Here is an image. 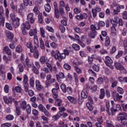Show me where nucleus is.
<instances>
[{
  "label": "nucleus",
  "mask_w": 127,
  "mask_h": 127,
  "mask_svg": "<svg viewBox=\"0 0 127 127\" xmlns=\"http://www.w3.org/2000/svg\"><path fill=\"white\" fill-rule=\"evenodd\" d=\"M3 100L4 103L5 104H11V98L9 97V99L6 97V96H4L3 97Z\"/></svg>",
  "instance_id": "nucleus-29"
},
{
  "label": "nucleus",
  "mask_w": 127,
  "mask_h": 127,
  "mask_svg": "<svg viewBox=\"0 0 127 127\" xmlns=\"http://www.w3.org/2000/svg\"><path fill=\"white\" fill-rule=\"evenodd\" d=\"M20 106L21 110H25L26 108L27 107V103L26 101L24 100L20 104Z\"/></svg>",
  "instance_id": "nucleus-25"
},
{
  "label": "nucleus",
  "mask_w": 127,
  "mask_h": 127,
  "mask_svg": "<svg viewBox=\"0 0 127 127\" xmlns=\"http://www.w3.org/2000/svg\"><path fill=\"white\" fill-rule=\"evenodd\" d=\"M18 68L19 69V72H20V73H22L23 72V65H22V64H18Z\"/></svg>",
  "instance_id": "nucleus-42"
},
{
  "label": "nucleus",
  "mask_w": 127,
  "mask_h": 127,
  "mask_svg": "<svg viewBox=\"0 0 127 127\" xmlns=\"http://www.w3.org/2000/svg\"><path fill=\"white\" fill-rule=\"evenodd\" d=\"M59 29L62 33H64L65 32V30H66L65 27H64L63 25H60Z\"/></svg>",
  "instance_id": "nucleus-49"
},
{
  "label": "nucleus",
  "mask_w": 127,
  "mask_h": 127,
  "mask_svg": "<svg viewBox=\"0 0 127 127\" xmlns=\"http://www.w3.org/2000/svg\"><path fill=\"white\" fill-rule=\"evenodd\" d=\"M33 11L34 12L35 14H39V10H38V7L37 6H35L34 8L33 9Z\"/></svg>",
  "instance_id": "nucleus-58"
},
{
  "label": "nucleus",
  "mask_w": 127,
  "mask_h": 127,
  "mask_svg": "<svg viewBox=\"0 0 127 127\" xmlns=\"http://www.w3.org/2000/svg\"><path fill=\"white\" fill-rule=\"evenodd\" d=\"M111 45V40L110 37L107 36L105 39V46L106 47H109Z\"/></svg>",
  "instance_id": "nucleus-20"
},
{
  "label": "nucleus",
  "mask_w": 127,
  "mask_h": 127,
  "mask_svg": "<svg viewBox=\"0 0 127 127\" xmlns=\"http://www.w3.org/2000/svg\"><path fill=\"white\" fill-rule=\"evenodd\" d=\"M15 113L17 116H20V115H21V110H20V107L17 106L15 107Z\"/></svg>",
  "instance_id": "nucleus-32"
},
{
  "label": "nucleus",
  "mask_w": 127,
  "mask_h": 127,
  "mask_svg": "<svg viewBox=\"0 0 127 127\" xmlns=\"http://www.w3.org/2000/svg\"><path fill=\"white\" fill-rule=\"evenodd\" d=\"M37 34V29H31L29 32V35L31 37L34 36V42L36 45H38L39 42L38 41V38L36 34Z\"/></svg>",
  "instance_id": "nucleus-3"
},
{
  "label": "nucleus",
  "mask_w": 127,
  "mask_h": 127,
  "mask_svg": "<svg viewBox=\"0 0 127 127\" xmlns=\"http://www.w3.org/2000/svg\"><path fill=\"white\" fill-rule=\"evenodd\" d=\"M64 68L65 70H71V66L68 64H65L64 65Z\"/></svg>",
  "instance_id": "nucleus-53"
},
{
  "label": "nucleus",
  "mask_w": 127,
  "mask_h": 127,
  "mask_svg": "<svg viewBox=\"0 0 127 127\" xmlns=\"http://www.w3.org/2000/svg\"><path fill=\"white\" fill-rule=\"evenodd\" d=\"M23 81L25 92H28L29 96L32 97L34 95V91L32 90H28L29 86L28 85V77L26 74L23 75Z\"/></svg>",
  "instance_id": "nucleus-1"
},
{
  "label": "nucleus",
  "mask_w": 127,
  "mask_h": 127,
  "mask_svg": "<svg viewBox=\"0 0 127 127\" xmlns=\"http://www.w3.org/2000/svg\"><path fill=\"white\" fill-rule=\"evenodd\" d=\"M117 8L118 11L121 12V9H124V8H125V6L124 5H118Z\"/></svg>",
  "instance_id": "nucleus-56"
},
{
  "label": "nucleus",
  "mask_w": 127,
  "mask_h": 127,
  "mask_svg": "<svg viewBox=\"0 0 127 127\" xmlns=\"http://www.w3.org/2000/svg\"><path fill=\"white\" fill-rule=\"evenodd\" d=\"M36 88L37 91H41L44 88L43 85H41V83L38 80H36L35 81Z\"/></svg>",
  "instance_id": "nucleus-14"
},
{
  "label": "nucleus",
  "mask_w": 127,
  "mask_h": 127,
  "mask_svg": "<svg viewBox=\"0 0 127 127\" xmlns=\"http://www.w3.org/2000/svg\"><path fill=\"white\" fill-rule=\"evenodd\" d=\"M47 80L46 81V86L47 88H48L51 84L55 82V79L52 78L51 74H48L46 77Z\"/></svg>",
  "instance_id": "nucleus-5"
},
{
  "label": "nucleus",
  "mask_w": 127,
  "mask_h": 127,
  "mask_svg": "<svg viewBox=\"0 0 127 127\" xmlns=\"http://www.w3.org/2000/svg\"><path fill=\"white\" fill-rule=\"evenodd\" d=\"M27 115H30L31 114V106L29 104H27L26 108H25Z\"/></svg>",
  "instance_id": "nucleus-31"
},
{
  "label": "nucleus",
  "mask_w": 127,
  "mask_h": 127,
  "mask_svg": "<svg viewBox=\"0 0 127 127\" xmlns=\"http://www.w3.org/2000/svg\"><path fill=\"white\" fill-rule=\"evenodd\" d=\"M32 114L34 116H38V115H39V112L36 109H33Z\"/></svg>",
  "instance_id": "nucleus-61"
},
{
  "label": "nucleus",
  "mask_w": 127,
  "mask_h": 127,
  "mask_svg": "<svg viewBox=\"0 0 127 127\" xmlns=\"http://www.w3.org/2000/svg\"><path fill=\"white\" fill-rule=\"evenodd\" d=\"M75 18L78 20H83V19H87L88 18V15L86 13L83 14L80 13L79 15L75 16Z\"/></svg>",
  "instance_id": "nucleus-9"
},
{
  "label": "nucleus",
  "mask_w": 127,
  "mask_h": 127,
  "mask_svg": "<svg viewBox=\"0 0 127 127\" xmlns=\"http://www.w3.org/2000/svg\"><path fill=\"white\" fill-rule=\"evenodd\" d=\"M45 9L47 12H50V10H51V7L49 4L47 3L45 5Z\"/></svg>",
  "instance_id": "nucleus-36"
},
{
  "label": "nucleus",
  "mask_w": 127,
  "mask_h": 127,
  "mask_svg": "<svg viewBox=\"0 0 127 127\" xmlns=\"http://www.w3.org/2000/svg\"><path fill=\"white\" fill-rule=\"evenodd\" d=\"M12 25L15 28H17L19 26V19L16 18V20L13 21Z\"/></svg>",
  "instance_id": "nucleus-22"
},
{
  "label": "nucleus",
  "mask_w": 127,
  "mask_h": 127,
  "mask_svg": "<svg viewBox=\"0 0 127 127\" xmlns=\"http://www.w3.org/2000/svg\"><path fill=\"white\" fill-rule=\"evenodd\" d=\"M46 66L48 67L50 71V72H53V67H52V65L49 63H46Z\"/></svg>",
  "instance_id": "nucleus-52"
},
{
  "label": "nucleus",
  "mask_w": 127,
  "mask_h": 127,
  "mask_svg": "<svg viewBox=\"0 0 127 127\" xmlns=\"http://www.w3.org/2000/svg\"><path fill=\"white\" fill-rule=\"evenodd\" d=\"M40 34L43 38H45V30L43 28H40Z\"/></svg>",
  "instance_id": "nucleus-40"
},
{
  "label": "nucleus",
  "mask_w": 127,
  "mask_h": 127,
  "mask_svg": "<svg viewBox=\"0 0 127 127\" xmlns=\"http://www.w3.org/2000/svg\"><path fill=\"white\" fill-rule=\"evenodd\" d=\"M72 47L73 49L76 51H79L80 50V46L78 44H73L72 45Z\"/></svg>",
  "instance_id": "nucleus-33"
},
{
  "label": "nucleus",
  "mask_w": 127,
  "mask_h": 127,
  "mask_svg": "<svg viewBox=\"0 0 127 127\" xmlns=\"http://www.w3.org/2000/svg\"><path fill=\"white\" fill-rule=\"evenodd\" d=\"M124 55V51H119L117 55L116 56L115 58L116 59H120Z\"/></svg>",
  "instance_id": "nucleus-30"
},
{
  "label": "nucleus",
  "mask_w": 127,
  "mask_h": 127,
  "mask_svg": "<svg viewBox=\"0 0 127 127\" xmlns=\"http://www.w3.org/2000/svg\"><path fill=\"white\" fill-rule=\"evenodd\" d=\"M10 17L12 21H15V20H16V18L13 13L10 14Z\"/></svg>",
  "instance_id": "nucleus-57"
},
{
  "label": "nucleus",
  "mask_w": 127,
  "mask_h": 127,
  "mask_svg": "<svg viewBox=\"0 0 127 127\" xmlns=\"http://www.w3.org/2000/svg\"><path fill=\"white\" fill-rule=\"evenodd\" d=\"M61 89L62 90L63 93H66L67 88H66V85H65V84L63 83L61 85Z\"/></svg>",
  "instance_id": "nucleus-41"
},
{
  "label": "nucleus",
  "mask_w": 127,
  "mask_h": 127,
  "mask_svg": "<svg viewBox=\"0 0 127 127\" xmlns=\"http://www.w3.org/2000/svg\"><path fill=\"white\" fill-rule=\"evenodd\" d=\"M6 27L8 29V30H12V27L11 26V25L9 24V23H6Z\"/></svg>",
  "instance_id": "nucleus-62"
},
{
  "label": "nucleus",
  "mask_w": 127,
  "mask_h": 127,
  "mask_svg": "<svg viewBox=\"0 0 127 127\" xmlns=\"http://www.w3.org/2000/svg\"><path fill=\"white\" fill-rule=\"evenodd\" d=\"M32 71L34 72V73H35V74H36V75H38V74H39V71L36 67H35V65L32 66Z\"/></svg>",
  "instance_id": "nucleus-47"
},
{
  "label": "nucleus",
  "mask_w": 127,
  "mask_h": 127,
  "mask_svg": "<svg viewBox=\"0 0 127 127\" xmlns=\"http://www.w3.org/2000/svg\"><path fill=\"white\" fill-rule=\"evenodd\" d=\"M23 4L25 6H33L34 0H23Z\"/></svg>",
  "instance_id": "nucleus-11"
},
{
  "label": "nucleus",
  "mask_w": 127,
  "mask_h": 127,
  "mask_svg": "<svg viewBox=\"0 0 127 127\" xmlns=\"http://www.w3.org/2000/svg\"><path fill=\"white\" fill-rule=\"evenodd\" d=\"M5 73H6L5 66L2 64H1L0 65V74H1L2 76V80H4V78H5Z\"/></svg>",
  "instance_id": "nucleus-6"
},
{
  "label": "nucleus",
  "mask_w": 127,
  "mask_h": 127,
  "mask_svg": "<svg viewBox=\"0 0 127 127\" xmlns=\"http://www.w3.org/2000/svg\"><path fill=\"white\" fill-rule=\"evenodd\" d=\"M29 82L30 86L34 87V78L33 77H31Z\"/></svg>",
  "instance_id": "nucleus-51"
},
{
  "label": "nucleus",
  "mask_w": 127,
  "mask_h": 127,
  "mask_svg": "<svg viewBox=\"0 0 127 127\" xmlns=\"http://www.w3.org/2000/svg\"><path fill=\"white\" fill-rule=\"evenodd\" d=\"M56 104H57L58 107H61L62 105V100L60 99H56L55 100Z\"/></svg>",
  "instance_id": "nucleus-35"
},
{
  "label": "nucleus",
  "mask_w": 127,
  "mask_h": 127,
  "mask_svg": "<svg viewBox=\"0 0 127 127\" xmlns=\"http://www.w3.org/2000/svg\"><path fill=\"white\" fill-rule=\"evenodd\" d=\"M74 30L75 31L76 33H80V32L82 31V30H81V29H80V28L78 27H74Z\"/></svg>",
  "instance_id": "nucleus-60"
},
{
  "label": "nucleus",
  "mask_w": 127,
  "mask_h": 127,
  "mask_svg": "<svg viewBox=\"0 0 127 127\" xmlns=\"http://www.w3.org/2000/svg\"><path fill=\"white\" fill-rule=\"evenodd\" d=\"M117 51V47L113 46L110 50V54H114Z\"/></svg>",
  "instance_id": "nucleus-50"
},
{
  "label": "nucleus",
  "mask_w": 127,
  "mask_h": 127,
  "mask_svg": "<svg viewBox=\"0 0 127 127\" xmlns=\"http://www.w3.org/2000/svg\"><path fill=\"white\" fill-rule=\"evenodd\" d=\"M5 33L8 39H10V40L13 39V38L14 37V35L12 33H11L9 31H6Z\"/></svg>",
  "instance_id": "nucleus-18"
},
{
  "label": "nucleus",
  "mask_w": 127,
  "mask_h": 127,
  "mask_svg": "<svg viewBox=\"0 0 127 127\" xmlns=\"http://www.w3.org/2000/svg\"><path fill=\"white\" fill-rule=\"evenodd\" d=\"M3 51H4L7 55H8L9 56L11 55V50H10L8 46H5L3 48Z\"/></svg>",
  "instance_id": "nucleus-19"
},
{
  "label": "nucleus",
  "mask_w": 127,
  "mask_h": 127,
  "mask_svg": "<svg viewBox=\"0 0 127 127\" xmlns=\"http://www.w3.org/2000/svg\"><path fill=\"white\" fill-rule=\"evenodd\" d=\"M104 62L106 65H110V64L114 63L113 60H112V58H111L109 56L105 57V60L104 61Z\"/></svg>",
  "instance_id": "nucleus-15"
},
{
  "label": "nucleus",
  "mask_w": 127,
  "mask_h": 127,
  "mask_svg": "<svg viewBox=\"0 0 127 127\" xmlns=\"http://www.w3.org/2000/svg\"><path fill=\"white\" fill-rule=\"evenodd\" d=\"M106 95V93H105V89L102 88L100 89V94L99 95V98L101 100H103L104 98H105V96Z\"/></svg>",
  "instance_id": "nucleus-23"
},
{
  "label": "nucleus",
  "mask_w": 127,
  "mask_h": 127,
  "mask_svg": "<svg viewBox=\"0 0 127 127\" xmlns=\"http://www.w3.org/2000/svg\"><path fill=\"white\" fill-rule=\"evenodd\" d=\"M110 82H112L111 85L112 88H115V87H117V85H118V81L115 80V78L114 77L111 78Z\"/></svg>",
  "instance_id": "nucleus-21"
},
{
  "label": "nucleus",
  "mask_w": 127,
  "mask_h": 127,
  "mask_svg": "<svg viewBox=\"0 0 127 127\" xmlns=\"http://www.w3.org/2000/svg\"><path fill=\"white\" fill-rule=\"evenodd\" d=\"M73 12L75 14H78L81 13V9L78 7H76L73 9Z\"/></svg>",
  "instance_id": "nucleus-48"
},
{
  "label": "nucleus",
  "mask_w": 127,
  "mask_h": 127,
  "mask_svg": "<svg viewBox=\"0 0 127 127\" xmlns=\"http://www.w3.org/2000/svg\"><path fill=\"white\" fill-rule=\"evenodd\" d=\"M86 107L90 111H93L94 110V107L92 104H90V102H87L86 103Z\"/></svg>",
  "instance_id": "nucleus-37"
},
{
  "label": "nucleus",
  "mask_w": 127,
  "mask_h": 127,
  "mask_svg": "<svg viewBox=\"0 0 127 127\" xmlns=\"http://www.w3.org/2000/svg\"><path fill=\"white\" fill-rule=\"evenodd\" d=\"M94 57H95V55H92L91 57H88V60L89 64H92V63H93Z\"/></svg>",
  "instance_id": "nucleus-43"
},
{
  "label": "nucleus",
  "mask_w": 127,
  "mask_h": 127,
  "mask_svg": "<svg viewBox=\"0 0 127 127\" xmlns=\"http://www.w3.org/2000/svg\"><path fill=\"white\" fill-rule=\"evenodd\" d=\"M81 98H83V99H87L88 97V92H87V90L84 89L81 91Z\"/></svg>",
  "instance_id": "nucleus-24"
},
{
  "label": "nucleus",
  "mask_w": 127,
  "mask_h": 127,
  "mask_svg": "<svg viewBox=\"0 0 127 127\" xmlns=\"http://www.w3.org/2000/svg\"><path fill=\"white\" fill-rule=\"evenodd\" d=\"M66 6V3L64 2V0H62L60 1L59 6L60 8L65 7Z\"/></svg>",
  "instance_id": "nucleus-39"
},
{
  "label": "nucleus",
  "mask_w": 127,
  "mask_h": 127,
  "mask_svg": "<svg viewBox=\"0 0 127 127\" xmlns=\"http://www.w3.org/2000/svg\"><path fill=\"white\" fill-rule=\"evenodd\" d=\"M27 19L28 21L31 22V23H34L35 21V18L34 17V14L33 13H29L27 16Z\"/></svg>",
  "instance_id": "nucleus-7"
},
{
  "label": "nucleus",
  "mask_w": 127,
  "mask_h": 127,
  "mask_svg": "<svg viewBox=\"0 0 127 127\" xmlns=\"http://www.w3.org/2000/svg\"><path fill=\"white\" fill-rule=\"evenodd\" d=\"M44 113V115L46 116V117H48L49 118H50L51 117V114H50V113L46 109V108L42 112Z\"/></svg>",
  "instance_id": "nucleus-45"
},
{
  "label": "nucleus",
  "mask_w": 127,
  "mask_h": 127,
  "mask_svg": "<svg viewBox=\"0 0 127 127\" xmlns=\"http://www.w3.org/2000/svg\"><path fill=\"white\" fill-rule=\"evenodd\" d=\"M5 119H6V121H12V120H13V119H14V117H13V116H12L11 115H8L6 116Z\"/></svg>",
  "instance_id": "nucleus-44"
},
{
  "label": "nucleus",
  "mask_w": 127,
  "mask_h": 127,
  "mask_svg": "<svg viewBox=\"0 0 127 127\" xmlns=\"http://www.w3.org/2000/svg\"><path fill=\"white\" fill-rule=\"evenodd\" d=\"M11 127V124L9 123H6L2 124L1 127Z\"/></svg>",
  "instance_id": "nucleus-54"
},
{
  "label": "nucleus",
  "mask_w": 127,
  "mask_h": 127,
  "mask_svg": "<svg viewBox=\"0 0 127 127\" xmlns=\"http://www.w3.org/2000/svg\"><path fill=\"white\" fill-rule=\"evenodd\" d=\"M53 56L56 60H59V61H60V62H61L63 60L66 58V56L65 55V54H64V53H60V52L59 51H57L56 53Z\"/></svg>",
  "instance_id": "nucleus-4"
},
{
  "label": "nucleus",
  "mask_w": 127,
  "mask_h": 127,
  "mask_svg": "<svg viewBox=\"0 0 127 127\" xmlns=\"http://www.w3.org/2000/svg\"><path fill=\"white\" fill-rule=\"evenodd\" d=\"M46 28L47 30H48L50 32H54V29L52 27L47 26L46 27Z\"/></svg>",
  "instance_id": "nucleus-59"
},
{
  "label": "nucleus",
  "mask_w": 127,
  "mask_h": 127,
  "mask_svg": "<svg viewBox=\"0 0 127 127\" xmlns=\"http://www.w3.org/2000/svg\"><path fill=\"white\" fill-rule=\"evenodd\" d=\"M90 37L91 38L94 39L96 37V32H92L89 34Z\"/></svg>",
  "instance_id": "nucleus-63"
},
{
  "label": "nucleus",
  "mask_w": 127,
  "mask_h": 127,
  "mask_svg": "<svg viewBox=\"0 0 127 127\" xmlns=\"http://www.w3.org/2000/svg\"><path fill=\"white\" fill-rule=\"evenodd\" d=\"M21 29L23 35H24L25 36L27 35L28 33L26 29H27V30H29V29H30V24L29 23V22L26 21L25 23H22L21 25Z\"/></svg>",
  "instance_id": "nucleus-2"
},
{
  "label": "nucleus",
  "mask_w": 127,
  "mask_h": 127,
  "mask_svg": "<svg viewBox=\"0 0 127 127\" xmlns=\"http://www.w3.org/2000/svg\"><path fill=\"white\" fill-rule=\"evenodd\" d=\"M114 66L115 67L116 69H117V70H119L120 71L126 70V68H125L124 65H123L121 63L119 62L114 63Z\"/></svg>",
  "instance_id": "nucleus-8"
},
{
  "label": "nucleus",
  "mask_w": 127,
  "mask_h": 127,
  "mask_svg": "<svg viewBox=\"0 0 127 127\" xmlns=\"http://www.w3.org/2000/svg\"><path fill=\"white\" fill-rule=\"evenodd\" d=\"M54 7L55 14L56 18H59V17H60V14L59 13L58 6L57 5V3H56V2H54Z\"/></svg>",
  "instance_id": "nucleus-10"
},
{
  "label": "nucleus",
  "mask_w": 127,
  "mask_h": 127,
  "mask_svg": "<svg viewBox=\"0 0 127 127\" xmlns=\"http://www.w3.org/2000/svg\"><path fill=\"white\" fill-rule=\"evenodd\" d=\"M16 52H17V53H21L22 52V47L20 45H18L16 47Z\"/></svg>",
  "instance_id": "nucleus-34"
},
{
  "label": "nucleus",
  "mask_w": 127,
  "mask_h": 127,
  "mask_svg": "<svg viewBox=\"0 0 127 127\" xmlns=\"http://www.w3.org/2000/svg\"><path fill=\"white\" fill-rule=\"evenodd\" d=\"M38 108L39 110L40 111V112H43L44 110H45L46 109L45 107H44V106H43V105L42 104H39L38 106Z\"/></svg>",
  "instance_id": "nucleus-46"
},
{
  "label": "nucleus",
  "mask_w": 127,
  "mask_h": 127,
  "mask_svg": "<svg viewBox=\"0 0 127 127\" xmlns=\"http://www.w3.org/2000/svg\"><path fill=\"white\" fill-rule=\"evenodd\" d=\"M12 2L10 3L11 8L12 9H15L16 8V1L17 0H11Z\"/></svg>",
  "instance_id": "nucleus-27"
},
{
  "label": "nucleus",
  "mask_w": 127,
  "mask_h": 127,
  "mask_svg": "<svg viewBox=\"0 0 127 127\" xmlns=\"http://www.w3.org/2000/svg\"><path fill=\"white\" fill-rule=\"evenodd\" d=\"M97 84L98 85H101V84H103L104 83V78L102 77H100L97 79Z\"/></svg>",
  "instance_id": "nucleus-38"
},
{
  "label": "nucleus",
  "mask_w": 127,
  "mask_h": 127,
  "mask_svg": "<svg viewBox=\"0 0 127 127\" xmlns=\"http://www.w3.org/2000/svg\"><path fill=\"white\" fill-rule=\"evenodd\" d=\"M26 46L27 48H29L30 52H33V49H34V47L33 48V46H32V43L30 42H28L26 44Z\"/></svg>",
  "instance_id": "nucleus-28"
},
{
  "label": "nucleus",
  "mask_w": 127,
  "mask_h": 127,
  "mask_svg": "<svg viewBox=\"0 0 127 127\" xmlns=\"http://www.w3.org/2000/svg\"><path fill=\"white\" fill-rule=\"evenodd\" d=\"M39 61L42 64H45V63H48V62L49 61V60L47 59L46 56H43L40 58Z\"/></svg>",
  "instance_id": "nucleus-17"
},
{
  "label": "nucleus",
  "mask_w": 127,
  "mask_h": 127,
  "mask_svg": "<svg viewBox=\"0 0 127 127\" xmlns=\"http://www.w3.org/2000/svg\"><path fill=\"white\" fill-rule=\"evenodd\" d=\"M112 96L114 101H121V99L123 98V96L115 91L112 93Z\"/></svg>",
  "instance_id": "nucleus-12"
},
{
  "label": "nucleus",
  "mask_w": 127,
  "mask_h": 127,
  "mask_svg": "<svg viewBox=\"0 0 127 127\" xmlns=\"http://www.w3.org/2000/svg\"><path fill=\"white\" fill-rule=\"evenodd\" d=\"M67 99L72 104H76L77 103V100L72 96H67Z\"/></svg>",
  "instance_id": "nucleus-26"
},
{
  "label": "nucleus",
  "mask_w": 127,
  "mask_h": 127,
  "mask_svg": "<svg viewBox=\"0 0 127 127\" xmlns=\"http://www.w3.org/2000/svg\"><path fill=\"white\" fill-rule=\"evenodd\" d=\"M63 116V112L59 111L56 115H55L53 117V121H57L59 120L61 117Z\"/></svg>",
  "instance_id": "nucleus-16"
},
{
  "label": "nucleus",
  "mask_w": 127,
  "mask_h": 127,
  "mask_svg": "<svg viewBox=\"0 0 127 127\" xmlns=\"http://www.w3.org/2000/svg\"><path fill=\"white\" fill-rule=\"evenodd\" d=\"M30 52L31 53H34L33 57H34V58H36V59H38L39 57V52H38V50H37V47L36 46L34 47L33 52Z\"/></svg>",
  "instance_id": "nucleus-13"
},
{
  "label": "nucleus",
  "mask_w": 127,
  "mask_h": 127,
  "mask_svg": "<svg viewBox=\"0 0 127 127\" xmlns=\"http://www.w3.org/2000/svg\"><path fill=\"white\" fill-rule=\"evenodd\" d=\"M38 21L40 23H43V19L42 18V14H41L38 15Z\"/></svg>",
  "instance_id": "nucleus-55"
},
{
  "label": "nucleus",
  "mask_w": 127,
  "mask_h": 127,
  "mask_svg": "<svg viewBox=\"0 0 127 127\" xmlns=\"http://www.w3.org/2000/svg\"><path fill=\"white\" fill-rule=\"evenodd\" d=\"M123 18L124 19H127V11H125L123 14Z\"/></svg>",
  "instance_id": "nucleus-64"
}]
</instances>
